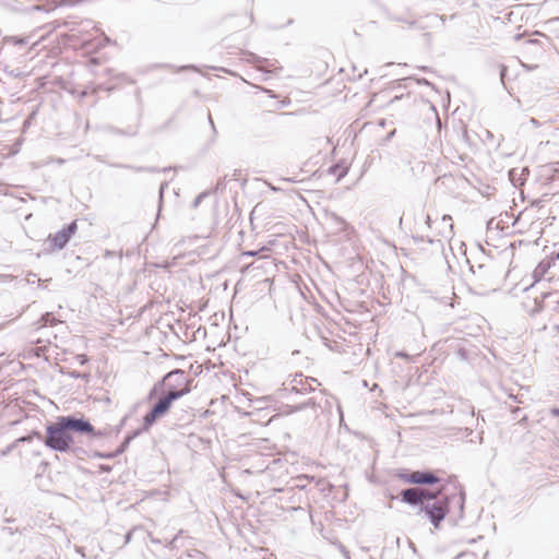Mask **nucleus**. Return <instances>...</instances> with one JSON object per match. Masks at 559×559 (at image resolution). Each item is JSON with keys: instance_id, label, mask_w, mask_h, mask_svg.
I'll return each instance as SVG.
<instances>
[{"instance_id": "obj_1", "label": "nucleus", "mask_w": 559, "mask_h": 559, "mask_svg": "<svg viewBox=\"0 0 559 559\" xmlns=\"http://www.w3.org/2000/svg\"><path fill=\"white\" fill-rule=\"evenodd\" d=\"M85 436L91 439H100L105 433L96 430L84 417L76 414L58 416L56 421L46 426V435L43 443L50 450L66 453L79 454L82 448L75 445L74 436Z\"/></svg>"}, {"instance_id": "obj_2", "label": "nucleus", "mask_w": 559, "mask_h": 559, "mask_svg": "<svg viewBox=\"0 0 559 559\" xmlns=\"http://www.w3.org/2000/svg\"><path fill=\"white\" fill-rule=\"evenodd\" d=\"M191 380L182 369H174L167 372L150 390L147 400H153L157 394L174 395V400H179L191 392Z\"/></svg>"}, {"instance_id": "obj_3", "label": "nucleus", "mask_w": 559, "mask_h": 559, "mask_svg": "<svg viewBox=\"0 0 559 559\" xmlns=\"http://www.w3.org/2000/svg\"><path fill=\"white\" fill-rule=\"evenodd\" d=\"M159 394L160 396L143 417L142 427L144 431H148L158 419L164 417L169 412L173 403L176 401L173 399L174 395H166L164 393Z\"/></svg>"}, {"instance_id": "obj_4", "label": "nucleus", "mask_w": 559, "mask_h": 559, "mask_svg": "<svg viewBox=\"0 0 559 559\" xmlns=\"http://www.w3.org/2000/svg\"><path fill=\"white\" fill-rule=\"evenodd\" d=\"M313 383H318L314 378H305L302 373L290 376L283 386L278 390L280 397H286V393L306 394L314 391Z\"/></svg>"}, {"instance_id": "obj_5", "label": "nucleus", "mask_w": 559, "mask_h": 559, "mask_svg": "<svg viewBox=\"0 0 559 559\" xmlns=\"http://www.w3.org/2000/svg\"><path fill=\"white\" fill-rule=\"evenodd\" d=\"M449 503L450 502L448 497H444L438 501H428V503L421 504L417 511V514L419 515L424 512L433 527L438 528L449 513Z\"/></svg>"}, {"instance_id": "obj_6", "label": "nucleus", "mask_w": 559, "mask_h": 559, "mask_svg": "<svg viewBox=\"0 0 559 559\" xmlns=\"http://www.w3.org/2000/svg\"><path fill=\"white\" fill-rule=\"evenodd\" d=\"M78 230L76 221L66 225L61 230L48 236L49 249L51 251L62 250Z\"/></svg>"}, {"instance_id": "obj_7", "label": "nucleus", "mask_w": 559, "mask_h": 559, "mask_svg": "<svg viewBox=\"0 0 559 559\" xmlns=\"http://www.w3.org/2000/svg\"><path fill=\"white\" fill-rule=\"evenodd\" d=\"M555 304L554 309L559 307V296L557 293H542L540 296H535L532 300H527L523 304L526 312L530 316H535L545 310L547 307L546 300H550Z\"/></svg>"}, {"instance_id": "obj_8", "label": "nucleus", "mask_w": 559, "mask_h": 559, "mask_svg": "<svg viewBox=\"0 0 559 559\" xmlns=\"http://www.w3.org/2000/svg\"><path fill=\"white\" fill-rule=\"evenodd\" d=\"M399 478L404 483L413 485H433L440 480L433 472L428 469L412 473L402 472L399 474Z\"/></svg>"}, {"instance_id": "obj_9", "label": "nucleus", "mask_w": 559, "mask_h": 559, "mask_svg": "<svg viewBox=\"0 0 559 559\" xmlns=\"http://www.w3.org/2000/svg\"><path fill=\"white\" fill-rule=\"evenodd\" d=\"M269 252H270V249L267 247H262L259 250L243 251L240 255L242 259L248 258V257H258L259 260H265L262 264H258V265H255V262H253L251 264H247L243 266V271H248L250 267L263 269V267H265V265L271 266L273 264V262L270 260Z\"/></svg>"}, {"instance_id": "obj_10", "label": "nucleus", "mask_w": 559, "mask_h": 559, "mask_svg": "<svg viewBox=\"0 0 559 559\" xmlns=\"http://www.w3.org/2000/svg\"><path fill=\"white\" fill-rule=\"evenodd\" d=\"M421 488L419 487H409L403 489L400 492L401 501L407 503L412 507H417L418 509L421 507Z\"/></svg>"}, {"instance_id": "obj_11", "label": "nucleus", "mask_w": 559, "mask_h": 559, "mask_svg": "<svg viewBox=\"0 0 559 559\" xmlns=\"http://www.w3.org/2000/svg\"><path fill=\"white\" fill-rule=\"evenodd\" d=\"M4 45L19 47L20 49H28L37 45L38 40L33 35L26 36H7L3 38Z\"/></svg>"}, {"instance_id": "obj_12", "label": "nucleus", "mask_w": 559, "mask_h": 559, "mask_svg": "<svg viewBox=\"0 0 559 559\" xmlns=\"http://www.w3.org/2000/svg\"><path fill=\"white\" fill-rule=\"evenodd\" d=\"M142 432H145L143 430V427L132 431L131 433L127 435L123 442L120 444V447L114 452V453H108V454H102V453H96V456L97 457H103V459H112V457H116L118 455H120L121 453H123L127 448L129 447L130 442L136 438L138 436H140Z\"/></svg>"}, {"instance_id": "obj_13", "label": "nucleus", "mask_w": 559, "mask_h": 559, "mask_svg": "<svg viewBox=\"0 0 559 559\" xmlns=\"http://www.w3.org/2000/svg\"><path fill=\"white\" fill-rule=\"evenodd\" d=\"M112 167L130 169L135 173H158L159 169L154 166H133L128 164H112Z\"/></svg>"}, {"instance_id": "obj_14", "label": "nucleus", "mask_w": 559, "mask_h": 559, "mask_svg": "<svg viewBox=\"0 0 559 559\" xmlns=\"http://www.w3.org/2000/svg\"><path fill=\"white\" fill-rule=\"evenodd\" d=\"M550 269V263L542 261L537 264L535 270L533 271L534 284L542 282L545 274Z\"/></svg>"}, {"instance_id": "obj_15", "label": "nucleus", "mask_w": 559, "mask_h": 559, "mask_svg": "<svg viewBox=\"0 0 559 559\" xmlns=\"http://www.w3.org/2000/svg\"><path fill=\"white\" fill-rule=\"evenodd\" d=\"M38 323V329H40L46 326H53L58 323H61V320L57 319L52 312H46L41 316Z\"/></svg>"}, {"instance_id": "obj_16", "label": "nucleus", "mask_w": 559, "mask_h": 559, "mask_svg": "<svg viewBox=\"0 0 559 559\" xmlns=\"http://www.w3.org/2000/svg\"><path fill=\"white\" fill-rule=\"evenodd\" d=\"M421 504H425V503H428L429 502H432V501H438V497L440 495V492H433V491H430L428 489H425V488H421Z\"/></svg>"}, {"instance_id": "obj_17", "label": "nucleus", "mask_w": 559, "mask_h": 559, "mask_svg": "<svg viewBox=\"0 0 559 559\" xmlns=\"http://www.w3.org/2000/svg\"><path fill=\"white\" fill-rule=\"evenodd\" d=\"M318 405L316 403V401L313 399H309L307 402L305 403H301L299 405H296V406H292L289 407V411L288 413H295V412H299L301 409H305L307 407H312V408H316Z\"/></svg>"}, {"instance_id": "obj_18", "label": "nucleus", "mask_w": 559, "mask_h": 559, "mask_svg": "<svg viewBox=\"0 0 559 559\" xmlns=\"http://www.w3.org/2000/svg\"><path fill=\"white\" fill-rule=\"evenodd\" d=\"M44 438H45V436H43L40 432L32 431L29 435L23 436V437L19 438L16 441L24 443V442H32L34 439H37L43 442Z\"/></svg>"}, {"instance_id": "obj_19", "label": "nucleus", "mask_w": 559, "mask_h": 559, "mask_svg": "<svg viewBox=\"0 0 559 559\" xmlns=\"http://www.w3.org/2000/svg\"><path fill=\"white\" fill-rule=\"evenodd\" d=\"M269 396H263V397H257L254 400H251V406L254 407V409L257 412H260L262 411L265 406V403L269 401Z\"/></svg>"}, {"instance_id": "obj_20", "label": "nucleus", "mask_w": 559, "mask_h": 559, "mask_svg": "<svg viewBox=\"0 0 559 559\" xmlns=\"http://www.w3.org/2000/svg\"><path fill=\"white\" fill-rule=\"evenodd\" d=\"M330 173L337 176V178L341 179L347 174V168L341 165H334L330 168Z\"/></svg>"}, {"instance_id": "obj_21", "label": "nucleus", "mask_w": 559, "mask_h": 559, "mask_svg": "<svg viewBox=\"0 0 559 559\" xmlns=\"http://www.w3.org/2000/svg\"><path fill=\"white\" fill-rule=\"evenodd\" d=\"M507 67L504 64H501L500 66V72H499V76H500V82L501 84L506 87V73H507Z\"/></svg>"}, {"instance_id": "obj_22", "label": "nucleus", "mask_w": 559, "mask_h": 559, "mask_svg": "<svg viewBox=\"0 0 559 559\" xmlns=\"http://www.w3.org/2000/svg\"><path fill=\"white\" fill-rule=\"evenodd\" d=\"M69 376L73 379H79V378H82V379H87L88 378V373H81L79 371H70L69 372Z\"/></svg>"}, {"instance_id": "obj_23", "label": "nucleus", "mask_w": 559, "mask_h": 559, "mask_svg": "<svg viewBox=\"0 0 559 559\" xmlns=\"http://www.w3.org/2000/svg\"><path fill=\"white\" fill-rule=\"evenodd\" d=\"M206 195H207V192H202V193H200V194L194 199L192 206H193V207L199 206V204L201 203V201H202Z\"/></svg>"}, {"instance_id": "obj_24", "label": "nucleus", "mask_w": 559, "mask_h": 559, "mask_svg": "<svg viewBox=\"0 0 559 559\" xmlns=\"http://www.w3.org/2000/svg\"><path fill=\"white\" fill-rule=\"evenodd\" d=\"M207 119H209V123H210V126H211V128H212V131H213V136L215 138V136H216V134H217V130H216V128H215V124H214L213 118H212V116H211V115H209Z\"/></svg>"}, {"instance_id": "obj_25", "label": "nucleus", "mask_w": 559, "mask_h": 559, "mask_svg": "<svg viewBox=\"0 0 559 559\" xmlns=\"http://www.w3.org/2000/svg\"><path fill=\"white\" fill-rule=\"evenodd\" d=\"M464 502H465V493L463 491H461L460 497H459V503H460L461 510H463V508H464Z\"/></svg>"}, {"instance_id": "obj_26", "label": "nucleus", "mask_w": 559, "mask_h": 559, "mask_svg": "<svg viewBox=\"0 0 559 559\" xmlns=\"http://www.w3.org/2000/svg\"><path fill=\"white\" fill-rule=\"evenodd\" d=\"M395 357L397 358H402V359H408L409 358V355L405 352H396L394 354Z\"/></svg>"}, {"instance_id": "obj_27", "label": "nucleus", "mask_w": 559, "mask_h": 559, "mask_svg": "<svg viewBox=\"0 0 559 559\" xmlns=\"http://www.w3.org/2000/svg\"><path fill=\"white\" fill-rule=\"evenodd\" d=\"M528 123L534 128H538L540 126V122L536 118H531Z\"/></svg>"}, {"instance_id": "obj_28", "label": "nucleus", "mask_w": 559, "mask_h": 559, "mask_svg": "<svg viewBox=\"0 0 559 559\" xmlns=\"http://www.w3.org/2000/svg\"><path fill=\"white\" fill-rule=\"evenodd\" d=\"M341 550H342L345 559H350L348 550L344 546H342V545H341Z\"/></svg>"}, {"instance_id": "obj_29", "label": "nucleus", "mask_w": 559, "mask_h": 559, "mask_svg": "<svg viewBox=\"0 0 559 559\" xmlns=\"http://www.w3.org/2000/svg\"><path fill=\"white\" fill-rule=\"evenodd\" d=\"M120 133H121V134H126V135L133 136V135L138 134V129H134V130H132V131H130V132H122V131H120Z\"/></svg>"}, {"instance_id": "obj_30", "label": "nucleus", "mask_w": 559, "mask_h": 559, "mask_svg": "<svg viewBox=\"0 0 559 559\" xmlns=\"http://www.w3.org/2000/svg\"><path fill=\"white\" fill-rule=\"evenodd\" d=\"M249 56H250V58H251L254 62H261V61H262V59H261L260 57H258L257 55H254V53H250Z\"/></svg>"}, {"instance_id": "obj_31", "label": "nucleus", "mask_w": 559, "mask_h": 559, "mask_svg": "<svg viewBox=\"0 0 559 559\" xmlns=\"http://www.w3.org/2000/svg\"><path fill=\"white\" fill-rule=\"evenodd\" d=\"M166 187V183H163L159 188V200L162 201L163 200V194H164V189Z\"/></svg>"}, {"instance_id": "obj_32", "label": "nucleus", "mask_w": 559, "mask_h": 559, "mask_svg": "<svg viewBox=\"0 0 559 559\" xmlns=\"http://www.w3.org/2000/svg\"><path fill=\"white\" fill-rule=\"evenodd\" d=\"M78 358H79L81 365H83L87 361V358L85 355H80V356H78Z\"/></svg>"}, {"instance_id": "obj_33", "label": "nucleus", "mask_w": 559, "mask_h": 559, "mask_svg": "<svg viewBox=\"0 0 559 559\" xmlns=\"http://www.w3.org/2000/svg\"><path fill=\"white\" fill-rule=\"evenodd\" d=\"M417 82L419 84H426V85H430V83L426 80V79H418Z\"/></svg>"}, {"instance_id": "obj_34", "label": "nucleus", "mask_w": 559, "mask_h": 559, "mask_svg": "<svg viewBox=\"0 0 559 559\" xmlns=\"http://www.w3.org/2000/svg\"><path fill=\"white\" fill-rule=\"evenodd\" d=\"M281 181H286V182H294L295 180L290 179V178H281L280 179Z\"/></svg>"}, {"instance_id": "obj_35", "label": "nucleus", "mask_w": 559, "mask_h": 559, "mask_svg": "<svg viewBox=\"0 0 559 559\" xmlns=\"http://www.w3.org/2000/svg\"><path fill=\"white\" fill-rule=\"evenodd\" d=\"M527 43L535 45V44L538 43V40L537 39H530Z\"/></svg>"}, {"instance_id": "obj_36", "label": "nucleus", "mask_w": 559, "mask_h": 559, "mask_svg": "<svg viewBox=\"0 0 559 559\" xmlns=\"http://www.w3.org/2000/svg\"><path fill=\"white\" fill-rule=\"evenodd\" d=\"M182 69H195L194 66L182 67Z\"/></svg>"}, {"instance_id": "obj_37", "label": "nucleus", "mask_w": 559, "mask_h": 559, "mask_svg": "<svg viewBox=\"0 0 559 559\" xmlns=\"http://www.w3.org/2000/svg\"><path fill=\"white\" fill-rule=\"evenodd\" d=\"M34 277H36V274H33V277L27 278V282L34 281Z\"/></svg>"}, {"instance_id": "obj_38", "label": "nucleus", "mask_w": 559, "mask_h": 559, "mask_svg": "<svg viewBox=\"0 0 559 559\" xmlns=\"http://www.w3.org/2000/svg\"><path fill=\"white\" fill-rule=\"evenodd\" d=\"M34 277H36V274H33V277L27 278V282L34 281Z\"/></svg>"}, {"instance_id": "obj_39", "label": "nucleus", "mask_w": 559, "mask_h": 559, "mask_svg": "<svg viewBox=\"0 0 559 559\" xmlns=\"http://www.w3.org/2000/svg\"><path fill=\"white\" fill-rule=\"evenodd\" d=\"M34 277H36V274H33V277L27 278V282L34 281Z\"/></svg>"}, {"instance_id": "obj_40", "label": "nucleus", "mask_w": 559, "mask_h": 559, "mask_svg": "<svg viewBox=\"0 0 559 559\" xmlns=\"http://www.w3.org/2000/svg\"><path fill=\"white\" fill-rule=\"evenodd\" d=\"M519 411H520V408L515 407V408L512 409V413H518Z\"/></svg>"}]
</instances>
